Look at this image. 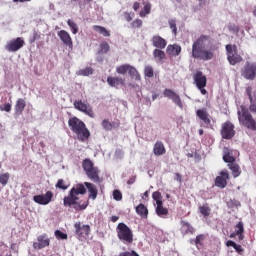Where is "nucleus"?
<instances>
[{
  "instance_id": "nucleus-1",
  "label": "nucleus",
  "mask_w": 256,
  "mask_h": 256,
  "mask_svg": "<svg viewBox=\"0 0 256 256\" xmlns=\"http://www.w3.org/2000/svg\"><path fill=\"white\" fill-rule=\"evenodd\" d=\"M98 194L97 186L93 183L76 184L70 189L68 195L63 198V205L76 211H85L89 207V199L95 201Z\"/></svg>"
},
{
  "instance_id": "nucleus-2",
  "label": "nucleus",
  "mask_w": 256,
  "mask_h": 256,
  "mask_svg": "<svg viewBox=\"0 0 256 256\" xmlns=\"http://www.w3.org/2000/svg\"><path fill=\"white\" fill-rule=\"evenodd\" d=\"M217 47L211 43V36L201 35L192 44V58L199 61H211L215 57Z\"/></svg>"
},
{
  "instance_id": "nucleus-3",
  "label": "nucleus",
  "mask_w": 256,
  "mask_h": 256,
  "mask_svg": "<svg viewBox=\"0 0 256 256\" xmlns=\"http://www.w3.org/2000/svg\"><path fill=\"white\" fill-rule=\"evenodd\" d=\"M68 126L70 127V130L75 133L78 141L85 142L91 137V132L87 128V125H85V122L81 121L76 116L68 120Z\"/></svg>"
},
{
  "instance_id": "nucleus-4",
  "label": "nucleus",
  "mask_w": 256,
  "mask_h": 256,
  "mask_svg": "<svg viewBox=\"0 0 256 256\" xmlns=\"http://www.w3.org/2000/svg\"><path fill=\"white\" fill-rule=\"evenodd\" d=\"M237 113L240 125L248 129V131H256V120L251 112H249V108L241 105Z\"/></svg>"
},
{
  "instance_id": "nucleus-5",
  "label": "nucleus",
  "mask_w": 256,
  "mask_h": 256,
  "mask_svg": "<svg viewBox=\"0 0 256 256\" xmlns=\"http://www.w3.org/2000/svg\"><path fill=\"white\" fill-rule=\"evenodd\" d=\"M82 169L90 181L93 183H101V177L99 176L101 171L95 166V163H93L91 159L86 158L82 161Z\"/></svg>"
},
{
  "instance_id": "nucleus-6",
  "label": "nucleus",
  "mask_w": 256,
  "mask_h": 256,
  "mask_svg": "<svg viewBox=\"0 0 256 256\" xmlns=\"http://www.w3.org/2000/svg\"><path fill=\"white\" fill-rule=\"evenodd\" d=\"M117 237L125 245H131L133 243V230L127 226V224L121 222L116 227Z\"/></svg>"
},
{
  "instance_id": "nucleus-7",
  "label": "nucleus",
  "mask_w": 256,
  "mask_h": 256,
  "mask_svg": "<svg viewBox=\"0 0 256 256\" xmlns=\"http://www.w3.org/2000/svg\"><path fill=\"white\" fill-rule=\"evenodd\" d=\"M116 73L118 75H128L131 77V79H135V81H141V74H139V71H137V68L130 64H122L116 68Z\"/></svg>"
},
{
  "instance_id": "nucleus-8",
  "label": "nucleus",
  "mask_w": 256,
  "mask_h": 256,
  "mask_svg": "<svg viewBox=\"0 0 256 256\" xmlns=\"http://www.w3.org/2000/svg\"><path fill=\"white\" fill-rule=\"evenodd\" d=\"M227 59L230 65H237L243 61V57L239 55L237 45L227 44L226 45Z\"/></svg>"
},
{
  "instance_id": "nucleus-9",
  "label": "nucleus",
  "mask_w": 256,
  "mask_h": 256,
  "mask_svg": "<svg viewBox=\"0 0 256 256\" xmlns=\"http://www.w3.org/2000/svg\"><path fill=\"white\" fill-rule=\"evenodd\" d=\"M241 75L248 81H254L256 77V63L247 61L241 70Z\"/></svg>"
},
{
  "instance_id": "nucleus-10",
  "label": "nucleus",
  "mask_w": 256,
  "mask_h": 256,
  "mask_svg": "<svg viewBox=\"0 0 256 256\" xmlns=\"http://www.w3.org/2000/svg\"><path fill=\"white\" fill-rule=\"evenodd\" d=\"M235 133V125H233L231 121H226L222 124V128L220 130L222 139L231 140L235 137Z\"/></svg>"
},
{
  "instance_id": "nucleus-11",
  "label": "nucleus",
  "mask_w": 256,
  "mask_h": 256,
  "mask_svg": "<svg viewBox=\"0 0 256 256\" xmlns=\"http://www.w3.org/2000/svg\"><path fill=\"white\" fill-rule=\"evenodd\" d=\"M25 46V40L21 37H17L8 41L5 45L6 51L9 53H17L19 49Z\"/></svg>"
},
{
  "instance_id": "nucleus-12",
  "label": "nucleus",
  "mask_w": 256,
  "mask_h": 256,
  "mask_svg": "<svg viewBox=\"0 0 256 256\" xmlns=\"http://www.w3.org/2000/svg\"><path fill=\"white\" fill-rule=\"evenodd\" d=\"M74 107L77 109V111L84 113V115H88V117H91V119H95L93 107H91L89 104H85L83 100H75Z\"/></svg>"
},
{
  "instance_id": "nucleus-13",
  "label": "nucleus",
  "mask_w": 256,
  "mask_h": 256,
  "mask_svg": "<svg viewBox=\"0 0 256 256\" xmlns=\"http://www.w3.org/2000/svg\"><path fill=\"white\" fill-rule=\"evenodd\" d=\"M164 97H167L168 99H171V101L177 105L180 109H183V101L181 100V96L177 94L175 91L171 89H165L163 92Z\"/></svg>"
},
{
  "instance_id": "nucleus-14",
  "label": "nucleus",
  "mask_w": 256,
  "mask_h": 256,
  "mask_svg": "<svg viewBox=\"0 0 256 256\" xmlns=\"http://www.w3.org/2000/svg\"><path fill=\"white\" fill-rule=\"evenodd\" d=\"M229 172L227 170L221 171L219 176L215 179V186L220 189H225L227 187V181H229Z\"/></svg>"
},
{
  "instance_id": "nucleus-15",
  "label": "nucleus",
  "mask_w": 256,
  "mask_h": 256,
  "mask_svg": "<svg viewBox=\"0 0 256 256\" xmlns=\"http://www.w3.org/2000/svg\"><path fill=\"white\" fill-rule=\"evenodd\" d=\"M33 201L38 205H49L50 201H53V192L47 191L45 195H36L33 197Z\"/></svg>"
},
{
  "instance_id": "nucleus-16",
  "label": "nucleus",
  "mask_w": 256,
  "mask_h": 256,
  "mask_svg": "<svg viewBox=\"0 0 256 256\" xmlns=\"http://www.w3.org/2000/svg\"><path fill=\"white\" fill-rule=\"evenodd\" d=\"M193 79L197 89H203V87H207V76L203 75V72L197 71L194 74Z\"/></svg>"
},
{
  "instance_id": "nucleus-17",
  "label": "nucleus",
  "mask_w": 256,
  "mask_h": 256,
  "mask_svg": "<svg viewBox=\"0 0 256 256\" xmlns=\"http://www.w3.org/2000/svg\"><path fill=\"white\" fill-rule=\"evenodd\" d=\"M58 37L60 38L62 43L66 45V47H68L69 49H73V39L71 38L69 32L61 30L58 32Z\"/></svg>"
},
{
  "instance_id": "nucleus-18",
  "label": "nucleus",
  "mask_w": 256,
  "mask_h": 256,
  "mask_svg": "<svg viewBox=\"0 0 256 256\" xmlns=\"http://www.w3.org/2000/svg\"><path fill=\"white\" fill-rule=\"evenodd\" d=\"M197 117L203 121L204 126L211 127V116H209V112H207V109H199L196 111Z\"/></svg>"
},
{
  "instance_id": "nucleus-19",
  "label": "nucleus",
  "mask_w": 256,
  "mask_h": 256,
  "mask_svg": "<svg viewBox=\"0 0 256 256\" xmlns=\"http://www.w3.org/2000/svg\"><path fill=\"white\" fill-rule=\"evenodd\" d=\"M37 241L33 244L34 249H44V247H49L51 240L47 238V234H43L37 237Z\"/></svg>"
},
{
  "instance_id": "nucleus-20",
  "label": "nucleus",
  "mask_w": 256,
  "mask_h": 256,
  "mask_svg": "<svg viewBox=\"0 0 256 256\" xmlns=\"http://www.w3.org/2000/svg\"><path fill=\"white\" fill-rule=\"evenodd\" d=\"M246 95L248 96V99L250 101L249 106V113H255L256 114V96L253 98V88L251 86H248L246 88Z\"/></svg>"
},
{
  "instance_id": "nucleus-21",
  "label": "nucleus",
  "mask_w": 256,
  "mask_h": 256,
  "mask_svg": "<svg viewBox=\"0 0 256 256\" xmlns=\"http://www.w3.org/2000/svg\"><path fill=\"white\" fill-rule=\"evenodd\" d=\"M151 43L156 49H165L167 47V40L159 35H154L151 38Z\"/></svg>"
},
{
  "instance_id": "nucleus-22",
  "label": "nucleus",
  "mask_w": 256,
  "mask_h": 256,
  "mask_svg": "<svg viewBox=\"0 0 256 256\" xmlns=\"http://www.w3.org/2000/svg\"><path fill=\"white\" fill-rule=\"evenodd\" d=\"M74 227L76 229L77 235H79L80 237H83V236L88 237L89 233H91V226L89 225L81 226V223H76Z\"/></svg>"
},
{
  "instance_id": "nucleus-23",
  "label": "nucleus",
  "mask_w": 256,
  "mask_h": 256,
  "mask_svg": "<svg viewBox=\"0 0 256 256\" xmlns=\"http://www.w3.org/2000/svg\"><path fill=\"white\" fill-rule=\"evenodd\" d=\"M25 107H27V102L23 98H19L16 100L14 111L15 115H23V111H25Z\"/></svg>"
},
{
  "instance_id": "nucleus-24",
  "label": "nucleus",
  "mask_w": 256,
  "mask_h": 256,
  "mask_svg": "<svg viewBox=\"0 0 256 256\" xmlns=\"http://www.w3.org/2000/svg\"><path fill=\"white\" fill-rule=\"evenodd\" d=\"M181 233L182 235H193L195 228L187 221L181 220Z\"/></svg>"
},
{
  "instance_id": "nucleus-25",
  "label": "nucleus",
  "mask_w": 256,
  "mask_h": 256,
  "mask_svg": "<svg viewBox=\"0 0 256 256\" xmlns=\"http://www.w3.org/2000/svg\"><path fill=\"white\" fill-rule=\"evenodd\" d=\"M153 153L156 157H161V155H165L167 150L165 149V145L161 141H157L153 147Z\"/></svg>"
},
{
  "instance_id": "nucleus-26",
  "label": "nucleus",
  "mask_w": 256,
  "mask_h": 256,
  "mask_svg": "<svg viewBox=\"0 0 256 256\" xmlns=\"http://www.w3.org/2000/svg\"><path fill=\"white\" fill-rule=\"evenodd\" d=\"M107 83L110 87H115L116 89L119 85H125V79L121 77H111L107 78Z\"/></svg>"
},
{
  "instance_id": "nucleus-27",
  "label": "nucleus",
  "mask_w": 256,
  "mask_h": 256,
  "mask_svg": "<svg viewBox=\"0 0 256 256\" xmlns=\"http://www.w3.org/2000/svg\"><path fill=\"white\" fill-rule=\"evenodd\" d=\"M156 214L162 219H166L169 215V209L163 207V202H158L156 207Z\"/></svg>"
},
{
  "instance_id": "nucleus-28",
  "label": "nucleus",
  "mask_w": 256,
  "mask_h": 256,
  "mask_svg": "<svg viewBox=\"0 0 256 256\" xmlns=\"http://www.w3.org/2000/svg\"><path fill=\"white\" fill-rule=\"evenodd\" d=\"M135 209L137 215L142 217V219H147V217H149V209H147V206H145V204L141 203Z\"/></svg>"
},
{
  "instance_id": "nucleus-29",
  "label": "nucleus",
  "mask_w": 256,
  "mask_h": 256,
  "mask_svg": "<svg viewBox=\"0 0 256 256\" xmlns=\"http://www.w3.org/2000/svg\"><path fill=\"white\" fill-rule=\"evenodd\" d=\"M166 53L167 55H173L174 57H177L178 55H181V47L177 44L168 45Z\"/></svg>"
},
{
  "instance_id": "nucleus-30",
  "label": "nucleus",
  "mask_w": 256,
  "mask_h": 256,
  "mask_svg": "<svg viewBox=\"0 0 256 256\" xmlns=\"http://www.w3.org/2000/svg\"><path fill=\"white\" fill-rule=\"evenodd\" d=\"M223 153H224V155H223V161H224L225 163H230V165L233 164V163H235V157H233V156L231 155V149H229V147H224V148H223Z\"/></svg>"
},
{
  "instance_id": "nucleus-31",
  "label": "nucleus",
  "mask_w": 256,
  "mask_h": 256,
  "mask_svg": "<svg viewBox=\"0 0 256 256\" xmlns=\"http://www.w3.org/2000/svg\"><path fill=\"white\" fill-rule=\"evenodd\" d=\"M154 59L157 63H161L163 59H165V51L161 50L160 48H156L153 51Z\"/></svg>"
},
{
  "instance_id": "nucleus-32",
  "label": "nucleus",
  "mask_w": 256,
  "mask_h": 256,
  "mask_svg": "<svg viewBox=\"0 0 256 256\" xmlns=\"http://www.w3.org/2000/svg\"><path fill=\"white\" fill-rule=\"evenodd\" d=\"M94 31H96L97 33H99L100 35H103V37H111V32H109V30H107L105 27L103 26H99V25H94L93 26Z\"/></svg>"
},
{
  "instance_id": "nucleus-33",
  "label": "nucleus",
  "mask_w": 256,
  "mask_h": 256,
  "mask_svg": "<svg viewBox=\"0 0 256 256\" xmlns=\"http://www.w3.org/2000/svg\"><path fill=\"white\" fill-rule=\"evenodd\" d=\"M229 169L232 171V175L234 177V179H236V177H239V175H241V167H239V164H228Z\"/></svg>"
},
{
  "instance_id": "nucleus-34",
  "label": "nucleus",
  "mask_w": 256,
  "mask_h": 256,
  "mask_svg": "<svg viewBox=\"0 0 256 256\" xmlns=\"http://www.w3.org/2000/svg\"><path fill=\"white\" fill-rule=\"evenodd\" d=\"M199 211L203 217H209L211 215V207L208 203H205L203 206H199Z\"/></svg>"
},
{
  "instance_id": "nucleus-35",
  "label": "nucleus",
  "mask_w": 256,
  "mask_h": 256,
  "mask_svg": "<svg viewBox=\"0 0 256 256\" xmlns=\"http://www.w3.org/2000/svg\"><path fill=\"white\" fill-rule=\"evenodd\" d=\"M155 76V70L153 69V66L146 65L144 68V77H147L148 79H152V77Z\"/></svg>"
},
{
  "instance_id": "nucleus-36",
  "label": "nucleus",
  "mask_w": 256,
  "mask_h": 256,
  "mask_svg": "<svg viewBox=\"0 0 256 256\" xmlns=\"http://www.w3.org/2000/svg\"><path fill=\"white\" fill-rule=\"evenodd\" d=\"M151 13V3L147 2L143 9L140 11L139 15L140 17L144 18L147 17Z\"/></svg>"
},
{
  "instance_id": "nucleus-37",
  "label": "nucleus",
  "mask_w": 256,
  "mask_h": 256,
  "mask_svg": "<svg viewBox=\"0 0 256 256\" xmlns=\"http://www.w3.org/2000/svg\"><path fill=\"white\" fill-rule=\"evenodd\" d=\"M77 75H80L82 77H89V75H93V68L86 67V68L80 69L77 72Z\"/></svg>"
},
{
  "instance_id": "nucleus-38",
  "label": "nucleus",
  "mask_w": 256,
  "mask_h": 256,
  "mask_svg": "<svg viewBox=\"0 0 256 256\" xmlns=\"http://www.w3.org/2000/svg\"><path fill=\"white\" fill-rule=\"evenodd\" d=\"M67 25L70 27L73 35H77V33H79V26H77V23H75L73 20L69 19L67 21Z\"/></svg>"
},
{
  "instance_id": "nucleus-39",
  "label": "nucleus",
  "mask_w": 256,
  "mask_h": 256,
  "mask_svg": "<svg viewBox=\"0 0 256 256\" xmlns=\"http://www.w3.org/2000/svg\"><path fill=\"white\" fill-rule=\"evenodd\" d=\"M109 49H110V46H109V43H107L106 41H103L101 44H100V49L98 51V53L101 55V54H105V53H109Z\"/></svg>"
},
{
  "instance_id": "nucleus-40",
  "label": "nucleus",
  "mask_w": 256,
  "mask_h": 256,
  "mask_svg": "<svg viewBox=\"0 0 256 256\" xmlns=\"http://www.w3.org/2000/svg\"><path fill=\"white\" fill-rule=\"evenodd\" d=\"M234 229H235L236 235H241V233H245V226L241 221L234 226Z\"/></svg>"
},
{
  "instance_id": "nucleus-41",
  "label": "nucleus",
  "mask_w": 256,
  "mask_h": 256,
  "mask_svg": "<svg viewBox=\"0 0 256 256\" xmlns=\"http://www.w3.org/2000/svg\"><path fill=\"white\" fill-rule=\"evenodd\" d=\"M56 189H62V191H67L69 189V185L65 184V180L59 179L55 185Z\"/></svg>"
},
{
  "instance_id": "nucleus-42",
  "label": "nucleus",
  "mask_w": 256,
  "mask_h": 256,
  "mask_svg": "<svg viewBox=\"0 0 256 256\" xmlns=\"http://www.w3.org/2000/svg\"><path fill=\"white\" fill-rule=\"evenodd\" d=\"M168 25H169L170 29L172 30V33L174 35H177V20L169 19L168 20Z\"/></svg>"
},
{
  "instance_id": "nucleus-43",
  "label": "nucleus",
  "mask_w": 256,
  "mask_h": 256,
  "mask_svg": "<svg viewBox=\"0 0 256 256\" xmlns=\"http://www.w3.org/2000/svg\"><path fill=\"white\" fill-rule=\"evenodd\" d=\"M9 172L3 173L0 175V183L1 185H3V187H5V185H7L9 183Z\"/></svg>"
},
{
  "instance_id": "nucleus-44",
  "label": "nucleus",
  "mask_w": 256,
  "mask_h": 256,
  "mask_svg": "<svg viewBox=\"0 0 256 256\" xmlns=\"http://www.w3.org/2000/svg\"><path fill=\"white\" fill-rule=\"evenodd\" d=\"M101 125L105 131H111V129H113V124L107 119H104Z\"/></svg>"
},
{
  "instance_id": "nucleus-45",
  "label": "nucleus",
  "mask_w": 256,
  "mask_h": 256,
  "mask_svg": "<svg viewBox=\"0 0 256 256\" xmlns=\"http://www.w3.org/2000/svg\"><path fill=\"white\" fill-rule=\"evenodd\" d=\"M54 235H55L56 239H58V240H65V239H67V234L63 233L61 230H56L54 232Z\"/></svg>"
},
{
  "instance_id": "nucleus-46",
  "label": "nucleus",
  "mask_w": 256,
  "mask_h": 256,
  "mask_svg": "<svg viewBox=\"0 0 256 256\" xmlns=\"http://www.w3.org/2000/svg\"><path fill=\"white\" fill-rule=\"evenodd\" d=\"M152 198L154 199V201H156L157 205H159V203H163V201H161L162 196H161V193L159 191L153 192Z\"/></svg>"
},
{
  "instance_id": "nucleus-47",
  "label": "nucleus",
  "mask_w": 256,
  "mask_h": 256,
  "mask_svg": "<svg viewBox=\"0 0 256 256\" xmlns=\"http://www.w3.org/2000/svg\"><path fill=\"white\" fill-rule=\"evenodd\" d=\"M143 25V20L141 19H136L131 23L132 29H139Z\"/></svg>"
},
{
  "instance_id": "nucleus-48",
  "label": "nucleus",
  "mask_w": 256,
  "mask_h": 256,
  "mask_svg": "<svg viewBox=\"0 0 256 256\" xmlns=\"http://www.w3.org/2000/svg\"><path fill=\"white\" fill-rule=\"evenodd\" d=\"M113 199L115 201H121L123 199V193H121L119 190L113 191Z\"/></svg>"
},
{
  "instance_id": "nucleus-49",
  "label": "nucleus",
  "mask_w": 256,
  "mask_h": 256,
  "mask_svg": "<svg viewBox=\"0 0 256 256\" xmlns=\"http://www.w3.org/2000/svg\"><path fill=\"white\" fill-rule=\"evenodd\" d=\"M202 241H205V235L200 234V235L196 236L195 245H201Z\"/></svg>"
},
{
  "instance_id": "nucleus-50",
  "label": "nucleus",
  "mask_w": 256,
  "mask_h": 256,
  "mask_svg": "<svg viewBox=\"0 0 256 256\" xmlns=\"http://www.w3.org/2000/svg\"><path fill=\"white\" fill-rule=\"evenodd\" d=\"M228 207H241V202L237 200H231L228 202Z\"/></svg>"
},
{
  "instance_id": "nucleus-51",
  "label": "nucleus",
  "mask_w": 256,
  "mask_h": 256,
  "mask_svg": "<svg viewBox=\"0 0 256 256\" xmlns=\"http://www.w3.org/2000/svg\"><path fill=\"white\" fill-rule=\"evenodd\" d=\"M229 31H232L233 33H239V26L235 24L228 25Z\"/></svg>"
},
{
  "instance_id": "nucleus-52",
  "label": "nucleus",
  "mask_w": 256,
  "mask_h": 256,
  "mask_svg": "<svg viewBox=\"0 0 256 256\" xmlns=\"http://www.w3.org/2000/svg\"><path fill=\"white\" fill-rule=\"evenodd\" d=\"M0 111H6V113H10L11 112V104L6 103V104H4L3 108L0 106Z\"/></svg>"
},
{
  "instance_id": "nucleus-53",
  "label": "nucleus",
  "mask_w": 256,
  "mask_h": 256,
  "mask_svg": "<svg viewBox=\"0 0 256 256\" xmlns=\"http://www.w3.org/2000/svg\"><path fill=\"white\" fill-rule=\"evenodd\" d=\"M234 249L236 252L239 253V255H241V253H243V251H245V249H243V246H241L239 244H235Z\"/></svg>"
},
{
  "instance_id": "nucleus-54",
  "label": "nucleus",
  "mask_w": 256,
  "mask_h": 256,
  "mask_svg": "<svg viewBox=\"0 0 256 256\" xmlns=\"http://www.w3.org/2000/svg\"><path fill=\"white\" fill-rule=\"evenodd\" d=\"M174 180L178 181V183H182L183 181V176L180 173H175L174 174Z\"/></svg>"
},
{
  "instance_id": "nucleus-55",
  "label": "nucleus",
  "mask_w": 256,
  "mask_h": 256,
  "mask_svg": "<svg viewBox=\"0 0 256 256\" xmlns=\"http://www.w3.org/2000/svg\"><path fill=\"white\" fill-rule=\"evenodd\" d=\"M124 17L128 23H131V21H133V17H131V13L129 12H125Z\"/></svg>"
},
{
  "instance_id": "nucleus-56",
  "label": "nucleus",
  "mask_w": 256,
  "mask_h": 256,
  "mask_svg": "<svg viewBox=\"0 0 256 256\" xmlns=\"http://www.w3.org/2000/svg\"><path fill=\"white\" fill-rule=\"evenodd\" d=\"M133 9H134L135 11H139V9H141V3H139V2H134V4H133Z\"/></svg>"
},
{
  "instance_id": "nucleus-57",
  "label": "nucleus",
  "mask_w": 256,
  "mask_h": 256,
  "mask_svg": "<svg viewBox=\"0 0 256 256\" xmlns=\"http://www.w3.org/2000/svg\"><path fill=\"white\" fill-rule=\"evenodd\" d=\"M236 244L237 243L233 242L232 240H228L226 242V247H233L234 248Z\"/></svg>"
},
{
  "instance_id": "nucleus-58",
  "label": "nucleus",
  "mask_w": 256,
  "mask_h": 256,
  "mask_svg": "<svg viewBox=\"0 0 256 256\" xmlns=\"http://www.w3.org/2000/svg\"><path fill=\"white\" fill-rule=\"evenodd\" d=\"M199 7H205L207 5V0H198Z\"/></svg>"
},
{
  "instance_id": "nucleus-59",
  "label": "nucleus",
  "mask_w": 256,
  "mask_h": 256,
  "mask_svg": "<svg viewBox=\"0 0 256 256\" xmlns=\"http://www.w3.org/2000/svg\"><path fill=\"white\" fill-rule=\"evenodd\" d=\"M112 123V129L119 128L120 123L119 122H111Z\"/></svg>"
},
{
  "instance_id": "nucleus-60",
  "label": "nucleus",
  "mask_w": 256,
  "mask_h": 256,
  "mask_svg": "<svg viewBox=\"0 0 256 256\" xmlns=\"http://www.w3.org/2000/svg\"><path fill=\"white\" fill-rule=\"evenodd\" d=\"M200 93H202V95H207V90L205 89V87L202 88H198Z\"/></svg>"
},
{
  "instance_id": "nucleus-61",
  "label": "nucleus",
  "mask_w": 256,
  "mask_h": 256,
  "mask_svg": "<svg viewBox=\"0 0 256 256\" xmlns=\"http://www.w3.org/2000/svg\"><path fill=\"white\" fill-rule=\"evenodd\" d=\"M111 221L112 223H117V221H119V216H112Z\"/></svg>"
},
{
  "instance_id": "nucleus-62",
  "label": "nucleus",
  "mask_w": 256,
  "mask_h": 256,
  "mask_svg": "<svg viewBox=\"0 0 256 256\" xmlns=\"http://www.w3.org/2000/svg\"><path fill=\"white\" fill-rule=\"evenodd\" d=\"M239 241H243L245 239V235L243 233L237 234Z\"/></svg>"
},
{
  "instance_id": "nucleus-63",
  "label": "nucleus",
  "mask_w": 256,
  "mask_h": 256,
  "mask_svg": "<svg viewBox=\"0 0 256 256\" xmlns=\"http://www.w3.org/2000/svg\"><path fill=\"white\" fill-rule=\"evenodd\" d=\"M236 236H237V232L234 231L233 233L230 234V239H235Z\"/></svg>"
},
{
  "instance_id": "nucleus-64",
  "label": "nucleus",
  "mask_w": 256,
  "mask_h": 256,
  "mask_svg": "<svg viewBox=\"0 0 256 256\" xmlns=\"http://www.w3.org/2000/svg\"><path fill=\"white\" fill-rule=\"evenodd\" d=\"M158 97H159V94L154 93V94L152 95V101H155Z\"/></svg>"
}]
</instances>
